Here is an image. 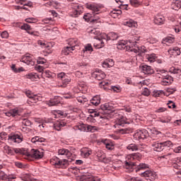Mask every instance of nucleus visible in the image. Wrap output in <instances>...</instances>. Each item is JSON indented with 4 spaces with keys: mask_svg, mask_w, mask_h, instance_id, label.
Wrapping results in <instances>:
<instances>
[{
    "mask_svg": "<svg viewBox=\"0 0 181 181\" xmlns=\"http://www.w3.org/2000/svg\"><path fill=\"white\" fill-rule=\"evenodd\" d=\"M92 153L93 151L88 148H83L81 150V156H83V158H88Z\"/></svg>",
    "mask_w": 181,
    "mask_h": 181,
    "instance_id": "nucleus-32",
    "label": "nucleus"
},
{
    "mask_svg": "<svg viewBox=\"0 0 181 181\" xmlns=\"http://www.w3.org/2000/svg\"><path fill=\"white\" fill-rule=\"evenodd\" d=\"M150 134H151V138H155V136L162 134L160 132L158 131L156 128L148 129Z\"/></svg>",
    "mask_w": 181,
    "mask_h": 181,
    "instance_id": "nucleus-38",
    "label": "nucleus"
},
{
    "mask_svg": "<svg viewBox=\"0 0 181 181\" xmlns=\"http://www.w3.org/2000/svg\"><path fill=\"white\" fill-rule=\"evenodd\" d=\"M92 76L99 81L105 78V74L104 72H94Z\"/></svg>",
    "mask_w": 181,
    "mask_h": 181,
    "instance_id": "nucleus-26",
    "label": "nucleus"
},
{
    "mask_svg": "<svg viewBox=\"0 0 181 181\" xmlns=\"http://www.w3.org/2000/svg\"><path fill=\"white\" fill-rule=\"evenodd\" d=\"M173 144L170 141H166L161 142L162 146V151H166L168 148H170L172 146Z\"/></svg>",
    "mask_w": 181,
    "mask_h": 181,
    "instance_id": "nucleus-30",
    "label": "nucleus"
},
{
    "mask_svg": "<svg viewBox=\"0 0 181 181\" xmlns=\"http://www.w3.org/2000/svg\"><path fill=\"white\" fill-rule=\"evenodd\" d=\"M90 36H93V39L95 37H100V36H104V37H107V35L101 34V33L97 28H93V29L90 30Z\"/></svg>",
    "mask_w": 181,
    "mask_h": 181,
    "instance_id": "nucleus-17",
    "label": "nucleus"
},
{
    "mask_svg": "<svg viewBox=\"0 0 181 181\" xmlns=\"http://www.w3.org/2000/svg\"><path fill=\"white\" fill-rule=\"evenodd\" d=\"M149 136V132L147 130H137L134 134V138L137 139H146Z\"/></svg>",
    "mask_w": 181,
    "mask_h": 181,
    "instance_id": "nucleus-7",
    "label": "nucleus"
},
{
    "mask_svg": "<svg viewBox=\"0 0 181 181\" xmlns=\"http://www.w3.org/2000/svg\"><path fill=\"white\" fill-rule=\"evenodd\" d=\"M6 179H8V175L2 170H0V180H6Z\"/></svg>",
    "mask_w": 181,
    "mask_h": 181,
    "instance_id": "nucleus-54",
    "label": "nucleus"
},
{
    "mask_svg": "<svg viewBox=\"0 0 181 181\" xmlns=\"http://www.w3.org/2000/svg\"><path fill=\"white\" fill-rule=\"evenodd\" d=\"M107 37L104 36H100V37H94L95 41L93 42V46L95 47V49H102V47H104V40H105V38Z\"/></svg>",
    "mask_w": 181,
    "mask_h": 181,
    "instance_id": "nucleus-5",
    "label": "nucleus"
},
{
    "mask_svg": "<svg viewBox=\"0 0 181 181\" xmlns=\"http://www.w3.org/2000/svg\"><path fill=\"white\" fill-rule=\"evenodd\" d=\"M37 62V64H45V63H46V60L45 59V58L38 57Z\"/></svg>",
    "mask_w": 181,
    "mask_h": 181,
    "instance_id": "nucleus-63",
    "label": "nucleus"
},
{
    "mask_svg": "<svg viewBox=\"0 0 181 181\" xmlns=\"http://www.w3.org/2000/svg\"><path fill=\"white\" fill-rule=\"evenodd\" d=\"M132 42H134V40H129V42L131 45H127V44H125V41H120L117 43V47L119 50H126L127 52H138L139 49H134V43Z\"/></svg>",
    "mask_w": 181,
    "mask_h": 181,
    "instance_id": "nucleus-3",
    "label": "nucleus"
},
{
    "mask_svg": "<svg viewBox=\"0 0 181 181\" xmlns=\"http://www.w3.org/2000/svg\"><path fill=\"white\" fill-rule=\"evenodd\" d=\"M168 52L170 54V56H180L181 52H180V48L178 47H170L168 50Z\"/></svg>",
    "mask_w": 181,
    "mask_h": 181,
    "instance_id": "nucleus-14",
    "label": "nucleus"
},
{
    "mask_svg": "<svg viewBox=\"0 0 181 181\" xmlns=\"http://www.w3.org/2000/svg\"><path fill=\"white\" fill-rule=\"evenodd\" d=\"M98 127L96 126H91L88 125L87 126V132H95L98 131Z\"/></svg>",
    "mask_w": 181,
    "mask_h": 181,
    "instance_id": "nucleus-48",
    "label": "nucleus"
},
{
    "mask_svg": "<svg viewBox=\"0 0 181 181\" xmlns=\"http://www.w3.org/2000/svg\"><path fill=\"white\" fill-rule=\"evenodd\" d=\"M146 59L148 60V62H150V63H153V62L156 60V54H147L146 55Z\"/></svg>",
    "mask_w": 181,
    "mask_h": 181,
    "instance_id": "nucleus-40",
    "label": "nucleus"
},
{
    "mask_svg": "<svg viewBox=\"0 0 181 181\" xmlns=\"http://www.w3.org/2000/svg\"><path fill=\"white\" fill-rule=\"evenodd\" d=\"M76 9L72 13V16L74 18H77L79 15H81L83 13V7L80 6L78 5L75 6Z\"/></svg>",
    "mask_w": 181,
    "mask_h": 181,
    "instance_id": "nucleus-23",
    "label": "nucleus"
},
{
    "mask_svg": "<svg viewBox=\"0 0 181 181\" xmlns=\"http://www.w3.org/2000/svg\"><path fill=\"white\" fill-rule=\"evenodd\" d=\"M165 16L161 14H157L154 16L153 22L156 25H165Z\"/></svg>",
    "mask_w": 181,
    "mask_h": 181,
    "instance_id": "nucleus-12",
    "label": "nucleus"
},
{
    "mask_svg": "<svg viewBox=\"0 0 181 181\" xmlns=\"http://www.w3.org/2000/svg\"><path fill=\"white\" fill-rule=\"evenodd\" d=\"M102 111H105V114H110L111 112V107L107 103L100 106Z\"/></svg>",
    "mask_w": 181,
    "mask_h": 181,
    "instance_id": "nucleus-31",
    "label": "nucleus"
},
{
    "mask_svg": "<svg viewBox=\"0 0 181 181\" xmlns=\"http://www.w3.org/2000/svg\"><path fill=\"white\" fill-rule=\"evenodd\" d=\"M66 124L64 121H58L54 124V128L56 131H60L63 127H66Z\"/></svg>",
    "mask_w": 181,
    "mask_h": 181,
    "instance_id": "nucleus-25",
    "label": "nucleus"
},
{
    "mask_svg": "<svg viewBox=\"0 0 181 181\" xmlns=\"http://www.w3.org/2000/svg\"><path fill=\"white\" fill-rule=\"evenodd\" d=\"M8 141L15 144H21L23 141V136L18 134H11L8 136Z\"/></svg>",
    "mask_w": 181,
    "mask_h": 181,
    "instance_id": "nucleus-6",
    "label": "nucleus"
},
{
    "mask_svg": "<svg viewBox=\"0 0 181 181\" xmlns=\"http://www.w3.org/2000/svg\"><path fill=\"white\" fill-rule=\"evenodd\" d=\"M25 155L28 158H33L34 159H42L43 158V152L33 148L31 149L30 153L26 152Z\"/></svg>",
    "mask_w": 181,
    "mask_h": 181,
    "instance_id": "nucleus-4",
    "label": "nucleus"
},
{
    "mask_svg": "<svg viewBox=\"0 0 181 181\" xmlns=\"http://www.w3.org/2000/svg\"><path fill=\"white\" fill-rule=\"evenodd\" d=\"M68 44L69 45V46H71V47H73V49H74V47H76V46L78 45V42L77 40L71 38L69 39Z\"/></svg>",
    "mask_w": 181,
    "mask_h": 181,
    "instance_id": "nucleus-44",
    "label": "nucleus"
},
{
    "mask_svg": "<svg viewBox=\"0 0 181 181\" xmlns=\"http://www.w3.org/2000/svg\"><path fill=\"white\" fill-rule=\"evenodd\" d=\"M90 113L92 115H89V117L87 119V121H89L90 122H95V119L94 118H95V117H100V112L91 110Z\"/></svg>",
    "mask_w": 181,
    "mask_h": 181,
    "instance_id": "nucleus-22",
    "label": "nucleus"
},
{
    "mask_svg": "<svg viewBox=\"0 0 181 181\" xmlns=\"http://www.w3.org/2000/svg\"><path fill=\"white\" fill-rule=\"evenodd\" d=\"M75 76L76 77H78V78H83V77H86V74L81 71H77L75 72Z\"/></svg>",
    "mask_w": 181,
    "mask_h": 181,
    "instance_id": "nucleus-51",
    "label": "nucleus"
},
{
    "mask_svg": "<svg viewBox=\"0 0 181 181\" xmlns=\"http://www.w3.org/2000/svg\"><path fill=\"white\" fill-rule=\"evenodd\" d=\"M58 155L64 156H66V158H68V160H60L59 168H67V166H69V162H71L73 160L71 158H70V157L71 156V152H70L69 150L66 148L59 149L58 151Z\"/></svg>",
    "mask_w": 181,
    "mask_h": 181,
    "instance_id": "nucleus-1",
    "label": "nucleus"
},
{
    "mask_svg": "<svg viewBox=\"0 0 181 181\" xmlns=\"http://www.w3.org/2000/svg\"><path fill=\"white\" fill-rule=\"evenodd\" d=\"M163 42H165L166 45H172V43L175 42V38L172 37H166L163 39Z\"/></svg>",
    "mask_w": 181,
    "mask_h": 181,
    "instance_id": "nucleus-47",
    "label": "nucleus"
},
{
    "mask_svg": "<svg viewBox=\"0 0 181 181\" xmlns=\"http://www.w3.org/2000/svg\"><path fill=\"white\" fill-rule=\"evenodd\" d=\"M86 8H87V9H89L90 11H92L93 19H94L95 21H91V23H97L98 22H100V16H98L95 15H98V13H100V11H101V7H100L97 4H86Z\"/></svg>",
    "mask_w": 181,
    "mask_h": 181,
    "instance_id": "nucleus-2",
    "label": "nucleus"
},
{
    "mask_svg": "<svg viewBox=\"0 0 181 181\" xmlns=\"http://www.w3.org/2000/svg\"><path fill=\"white\" fill-rule=\"evenodd\" d=\"M10 111L11 112L12 117H16V115H19V110L16 108L12 109Z\"/></svg>",
    "mask_w": 181,
    "mask_h": 181,
    "instance_id": "nucleus-59",
    "label": "nucleus"
},
{
    "mask_svg": "<svg viewBox=\"0 0 181 181\" xmlns=\"http://www.w3.org/2000/svg\"><path fill=\"white\" fill-rule=\"evenodd\" d=\"M71 81V78L66 76V77L64 78V80L62 81V83L60 85V87H62V88H66L67 87V85L70 83Z\"/></svg>",
    "mask_w": 181,
    "mask_h": 181,
    "instance_id": "nucleus-29",
    "label": "nucleus"
},
{
    "mask_svg": "<svg viewBox=\"0 0 181 181\" xmlns=\"http://www.w3.org/2000/svg\"><path fill=\"white\" fill-rule=\"evenodd\" d=\"M88 124H81L76 126V128L81 132H87Z\"/></svg>",
    "mask_w": 181,
    "mask_h": 181,
    "instance_id": "nucleus-46",
    "label": "nucleus"
},
{
    "mask_svg": "<svg viewBox=\"0 0 181 181\" xmlns=\"http://www.w3.org/2000/svg\"><path fill=\"white\" fill-rule=\"evenodd\" d=\"M127 149L134 152V151H138L139 149V146L136 144H130L127 146Z\"/></svg>",
    "mask_w": 181,
    "mask_h": 181,
    "instance_id": "nucleus-33",
    "label": "nucleus"
},
{
    "mask_svg": "<svg viewBox=\"0 0 181 181\" xmlns=\"http://www.w3.org/2000/svg\"><path fill=\"white\" fill-rule=\"evenodd\" d=\"M45 141H46V139L39 136H35L31 139V142L33 144H36V143L39 144V143L45 142Z\"/></svg>",
    "mask_w": 181,
    "mask_h": 181,
    "instance_id": "nucleus-35",
    "label": "nucleus"
},
{
    "mask_svg": "<svg viewBox=\"0 0 181 181\" xmlns=\"http://www.w3.org/2000/svg\"><path fill=\"white\" fill-rule=\"evenodd\" d=\"M83 19L86 21V22H93L95 20H94V18H93V14L91 13H86L83 16Z\"/></svg>",
    "mask_w": 181,
    "mask_h": 181,
    "instance_id": "nucleus-39",
    "label": "nucleus"
},
{
    "mask_svg": "<svg viewBox=\"0 0 181 181\" xmlns=\"http://www.w3.org/2000/svg\"><path fill=\"white\" fill-rule=\"evenodd\" d=\"M60 97L55 96L54 99H51L47 102V105L49 107H53V105H57V104H60Z\"/></svg>",
    "mask_w": 181,
    "mask_h": 181,
    "instance_id": "nucleus-19",
    "label": "nucleus"
},
{
    "mask_svg": "<svg viewBox=\"0 0 181 181\" xmlns=\"http://www.w3.org/2000/svg\"><path fill=\"white\" fill-rule=\"evenodd\" d=\"M30 177L29 175L25 174V175H23L21 176V180H24V181H28V180H29Z\"/></svg>",
    "mask_w": 181,
    "mask_h": 181,
    "instance_id": "nucleus-64",
    "label": "nucleus"
},
{
    "mask_svg": "<svg viewBox=\"0 0 181 181\" xmlns=\"http://www.w3.org/2000/svg\"><path fill=\"white\" fill-rule=\"evenodd\" d=\"M149 165L145 163H140L136 168V172H139V170H144V169H148Z\"/></svg>",
    "mask_w": 181,
    "mask_h": 181,
    "instance_id": "nucleus-42",
    "label": "nucleus"
},
{
    "mask_svg": "<svg viewBox=\"0 0 181 181\" xmlns=\"http://www.w3.org/2000/svg\"><path fill=\"white\" fill-rule=\"evenodd\" d=\"M173 83V78L170 75H166L162 78L160 84L162 86H170Z\"/></svg>",
    "mask_w": 181,
    "mask_h": 181,
    "instance_id": "nucleus-13",
    "label": "nucleus"
},
{
    "mask_svg": "<svg viewBox=\"0 0 181 181\" xmlns=\"http://www.w3.org/2000/svg\"><path fill=\"white\" fill-rule=\"evenodd\" d=\"M21 29L23 30H30V26L27 23H24L23 25H21Z\"/></svg>",
    "mask_w": 181,
    "mask_h": 181,
    "instance_id": "nucleus-61",
    "label": "nucleus"
},
{
    "mask_svg": "<svg viewBox=\"0 0 181 181\" xmlns=\"http://www.w3.org/2000/svg\"><path fill=\"white\" fill-rule=\"evenodd\" d=\"M151 146L156 152L162 151V142H160L159 141L151 143Z\"/></svg>",
    "mask_w": 181,
    "mask_h": 181,
    "instance_id": "nucleus-18",
    "label": "nucleus"
},
{
    "mask_svg": "<svg viewBox=\"0 0 181 181\" xmlns=\"http://www.w3.org/2000/svg\"><path fill=\"white\" fill-rule=\"evenodd\" d=\"M66 76H67V75L64 72H61L57 74V78L62 81H63Z\"/></svg>",
    "mask_w": 181,
    "mask_h": 181,
    "instance_id": "nucleus-56",
    "label": "nucleus"
},
{
    "mask_svg": "<svg viewBox=\"0 0 181 181\" xmlns=\"http://www.w3.org/2000/svg\"><path fill=\"white\" fill-rule=\"evenodd\" d=\"M5 150L6 151V153L8 155H11V156L14 155L13 149H12L11 147L6 146Z\"/></svg>",
    "mask_w": 181,
    "mask_h": 181,
    "instance_id": "nucleus-53",
    "label": "nucleus"
},
{
    "mask_svg": "<svg viewBox=\"0 0 181 181\" xmlns=\"http://www.w3.org/2000/svg\"><path fill=\"white\" fill-rule=\"evenodd\" d=\"M27 23H35L36 22V18H28L25 19Z\"/></svg>",
    "mask_w": 181,
    "mask_h": 181,
    "instance_id": "nucleus-62",
    "label": "nucleus"
},
{
    "mask_svg": "<svg viewBox=\"0 0 181 181\" xmlns=\"http://www.w3.org/2000/svg\"><path fill=\"white\" fill-rule=\"evenodd\" d=\"M129 124L127 122V119L124 117L120 119H117L116 121V124H115V128H119V127H125V124Z\"/></svg>",
    "mask_w": 181,
    "mask_h": 181,
    "instance_id": "nucleus-15",
    "label": "nucleus"
},
{
    "mask_svg": "<svg viewBox=\"0 0 181 181\" xmlns=\"http://www.w3.org/2000/svg\"><path fill=\"white\" fill-rule=\"evenodd\" d=\"M180 69H176L175 67H171L170 69V73H173V74H177L180 73Z\"/></svg>",
    "mask_w": 181,
    "mask_h": 181,
    "instance_id": "nucleus-57",
    "label": "nucleus"
},
{
    "mask_svg": "<svg viewBox=\"0 0 181 181\" xmlns=\"http://www.w3.org/2000/svg\"><path fill=\"white\" fill-rule=\"evenodd\" d=\"M21 62L25 63V64H28V66H35V60H33V59H32V57H30V55L23 56L21 58Z\"/></svg>",
    "mask_w": 181,
    "mask_h": 181,
    "instance_id": "nucleus-11",
    "label": "nucleus"
},
{
    "mask_svg": "<svg viewBox=\"0 0 181 181\" xmlns=\"http://www.w3.org/2000/svg\"><path fill=\"white\" fill-rule=\"evenodd\" d=\"M110 37L111 40H117L118 39V35L115 33H112L110 34Z\"/></svg>",
    "mask_w": 181,
    "mask_h": 181,
    "instance_id": "nucleus-60",
    "label": "nucleus"
},
{
    "mask_svg": "<svg viewBox=\"0 0 181 181\" xmlns=\"http://www.w3.org/2000/svg\"><path fill=\"white\" fill-rule=\"evenodd\" d=\"M136 166V163L131 162V161H125L124 168L125 169H129L130 172H132L134 170V167Z\"/></svg>",
    "mask_w": 181,
    "mask_h": 181,
    "instance_id": "nucleus-24",
    "label": "nucleus"
},
{
    "mask_svg": "<svg viewBox=\"0 0 181 181\" xmlns=\"http://www.w3.org/2000/svg\"><path fill=\"white\" fill-rule=\"evenodd\" d=\"M74 50L73 47H66L62 49V54H64L65 56H68V54H70V53Z\"/></svg>",
    "mask_w": 181,
    "mask_h": 181,
    "instance_id": "nucleus-43",
    "label": "nucleus"
},
{
    "mask_svg": "<svg viewBox=\"0 0 181 181\" xmlns=\"http://www.w3.org/2000/svg\"><path fill=\"white\" fill-rule=\"evenodd\" d=\"M141 176L144 177H147V180H155L156 177H158L156 173L151 170H146L141 173Z\"/></svg>",
    "mask_w": 181,
    "mask_h": 181,
    "instance_id": "nucleus-8",
    "label": "nucleus"
},
{
    "mask_svg": "<svg viewBox=\"0 0 181 181\" xmlns=\"http://www.w3.org/2000/svg\"><path fill=\"white\" fill-rule=\"evenodd\" d=\"M122 25L129 28H136V22L132 19L123 21Z\"/></svg>",
    "mask_w": 181,
    "mask_h": 181,
    "instance_id": "nucleus-20",
    "label": "nucleus"
},
{
    "mask_svg": "<svg viewBox=\"0 0 181 181\" xmlns=\"http://www.w3.org/2000/svg\"><path fill=\"white\" fill-rule=\"evenodd\" d=\"M25 78H30L32 81H35L37 78L38 76L33 73L28 74L25 76Z\"/></svg>",
    "mask_w": 181,
    "mask_h": 181,
    "instance_id": "nucleus-45",
    "label": "nucleus"
},
{
    "mask_svg": "<svg viewBox=\"0 0 181 181\" xmlns=\"http://www.w3.org/2000/svg\"><path fill=\"white\" fill-rule=\"evenodd\" d=\"M37 43L41 46V47H42V49H45L46 50H49V49H50V45L45 41L39 40Z\"/></svg>",
    "mask_w": 181,
    "mask_h": 181,
    "instance_id": "nucleus-36",
    "label": "nucleus"
},
{
    "mask_svg": "<svg viewBox=\"0 0 181 181\" xmlns=\"http://www.w3.org/2000/svg\"><path fill=\"white\" fill-rule=\"evenodd\" d=\"M140 70L141 71H142V73H144V74H147L148 76L153 74V73H155L153 68L146 64L141 65Z\"/></svg>",
    "mask_w": 181,
    "mask_h": 181,
    "instance_id": "nucleus-9",
    "label": "nucleus"
},
{
    "mask_svg": "<svg viewBox=\"0 0 181 181\" xmlns=\"http://www.w3.org/2000/svg\"><path fill=\"white\" fill-rule=\"evenodd\" d=\"M181 8V2L180 1H173L171 4V9H173L174 11H179Z\"/></svg>",
    "mask_w": 181,
    "mask_h": 181,
    "instance_id": "nucleus-27",
    "label": "nucleus"
},
{
    "mask_svg": "<svg viewBox=\"0 0 181 181\" xmlns=\"http://www.w3.org/2000/svg\"><path fill=\"white\" fill-rule=\"evenodd\" d=\"M101 103V98H100V95H95L94 96L92 100H90V104H93V105H100Z\"/></svg>",
    "mask_w": 181,
    "mask_h": 181,
    "instance_id": "nucleus-28",
    "label": "nucleus"
},
{
    "mask_svg": "<svg viewBox=\"0 0 181 181\" xmlns=\"http://www.w3.org/2000/svg\"><path fill=\"white\" fill-rule=\"evenodd\" d=\"M0 35L2 39H8V37H9V33H8L7 31L0 32Z\"/></svg>",
    "mask_w": 181,
    "mask_h": 181,
    "instance_id": "nucleus-55",
    "label": "nucleus"
},
{
    "mask_svg": "<svg viewBox=\"0 0 181 181\" xmlns=\"http://www.w3.org/2000/svg\"><path fill=\"white\" fill-rule=\"evenodd\" d=\"M97 157L100 162H103V163H107L108 162L105 153H103V151L98 152Z\"/></svg>",
    "mask_w": 181,
    "mask_h": 181,
    "instance_id": "nucleus-21",
    "label": "nucleus"
},
{
    "mask_svg": "<svg viewBox=\"0 0 181 181\" xmlns=\"http://www.w3.org/2000/svg\"><path fill=\"white\" fill-rule=\"evenodd\" d=\"M44 74L45 75V77H47V78H53L54 76V74L50 71H45Z\"/></svg>",
    "mask_w": 181,
    "mask_h": 181,
    "instance_id": "nucleus-50",
    "label": "nucleus"
},
{
    "mask_svg": "<svg viewBox=\"0 0 181 181\" xmlns=\"http://www.w3.org/2000/svg\"><path fill=\"white\" fill-rule=\"evenodd\" d=\"M37 101H42V97L37 95H33V96L27 100V103L29 105H32V104H36Z\"/></svg>",
    "mask_w": 181,
    "mask_h": 181,
    "instance_id": "nucleus-16",
    "label": "nucleus"
},
{
    "mask_svg": "<svg viewBox=\"0 0 181 181\" xmlns=\"http://www.w3.org/2000/svg\"><path fill=\"white\" fill-rule=\"evenodd\" d=\"M136 40L138 39L134 38L132 41L134 49H138V52H133L134 53H138V56L141 57V53H145L146 52V49L144 46H141V47L136 46Z\"/></svg>",
    "mask_w": 181,
    "mask_h": 181,
    "instance_id": "nucleus-10",
    "label": "nucleus"
},
{
    "mask_svg": "<svg viewBox=\"0 0 181 181\" xmlns=\"http://www.w3.org/2000/svg\"><path fill=\"white\" fill-rule=\"evenodd\" d=\"M122 13V11L121 10H113L110 12V15L112 16V18H118L119 15Z\"/></svg>",
    "mask_w": 181,
    "mask_h": 181,
    "instance_id": "nucleus-34",
    "label": "nucleus"
},
{
    "mask_svg": "<svg viewBox=\"0 0 181 181\" xmlns=\"http://www.w3.org/2000/svg\"><path fill=\"white\" fill-rule=\"evenodd\" d=\"M82 52H83V53L86 52H93V46H91V44H88L85 47V49L82 50Z\"/></svg>",
    "mask_w": 181,
    "mask_h": 181,
    "instance_id": "nucleus-52",
    "label": "nucleus"
},
{
    "mask_svg": "<svg viewBox=\"0 0 181 181\" xmlns=\"http://www.w3.org/2000/svg\"><path fill=\"white\" fill-rule=\"evenodd\" d=\"M142 158V155H141V153H135L132 154L131 156V160H141V159Z\"/></svg>",
    "mask_w": 181,
    "mask_h": 181,
    "instance_id": "nucleus-37",
    "label": "nucleus"
},
{
    "mask_svg": "<svg viewBox=\"0 0 181 181\" xmlns=\"http://www.w3.org/2000/svg\"><path fill=\"white\" fill-rule=\"evenodd\" d=\"M51 163L52 165H54V166H56V168H59V165H60V158H59L57 157H54L51 160Z\"/></svg>",
    "mask_w": 181,
    "mask_h": 181,
    "instance_id": "nucleus-41",
    "label": "nucleus"
},
{
    "mask_svg": "<svg viewBox=\"0 0 181 181\" xmlns=\"http://www.w3.org/2000/svg\"><path fill=\"white\" fill-rule=\"evenodd\" d=\"M22 124L23 125H24V127H30V125H31L32 123L30 122L29 119H23Z\"/></svg>",
    "mask_w": 181,
    "mask_h": 181,
    "instance_id": "nucleus-58",
    "label": "nucleus"
},
{
    "mask_svg": "<svg viewBox=\"0 0 181 181\" xmlns=\"http://www.w3.org/2000/svg\"><path fill=\"white\" fill-rule=\"evenodd\" d=\"M129 2L132 6H134L135 8L141 5V1H139V0H129Z\"/></svg>",
    "mask_w": 181,
    "mask_h": 181,
    "instance_id": "nucleus-49",
    "label": "nucleus"
}]
</instances>
